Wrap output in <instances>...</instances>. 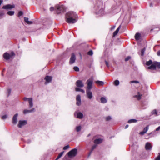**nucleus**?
I'll use <instances>...</instances> for the list:
<instances>
[{
	"instance_id": "473e14b6",
	"label": "nucleus",
	"mask_w": 160,
	"mask_h": 160,
	"mask_svg": "<svg viewBox=\"0 0 160 160\" xmlns=\"http://www.w3.org/2000/svg\"><path fill=\"white\" fill-rule=\"evenodd\" d=\"M77 101H81V96L79 95H78L76 97Z\"/></svg>"
},
{
	"instance_id": "1a4fd4ad",
	"label": "nucleus",
	"mask_w": 160,
	"mask_h": 160,
	"mask_svg": "<svg viewBox=\"0 0 160 160\" xmlns=\"http://www.w3.org/2000/svg\"><path fill=\"white\" fill-rule=\"evenodd\" d=\"M76 84L78 87L79 88L83 87L84 86L82 81L81 80H77L76 82Z\"/></svg>"
},
{
	"instance_id": "4468645a",
	"label": "nucleus",
	"mask_w": 160,
	"mask_h": 160,
	"mask_svg": "<svg viewBox=\"0 0 160 160\" xmlns=\"http://www.w3.org/2000/svg\"><path fill=\"white\" fill-rule=\"evenodd\" d=\"M44 79L46 81L45 84H46L47 83H49L51 81L52 78L51 76H47L45 77Z\"/></svg>"
},
{
	"instance_id": "052dcab7",
	"label": "nucleus",
	"mask_w": 160,
	"mask_h": 160,
	"mask_svg": "<svg viewBox=\"0 0 160 160\" xmlns=\"http://www.w3.org/2000/svg\"><path fill=\"white\" fill-rule=\"evenodd\" d=\"M3 1V0H0V6L1 5Z\"/></svg>"
},
{
	"instance_id": "de8ad7c7",
	"label": "nucleus",
	"mask_w": 160,
	"mask_h": 160,
	"mask_svg": "<svg viewBox=\"0 0 160 160\" xmlns=\"http://www.w3.org/2000/svg\"><path fill=\"white\" fill-rule=\"evenodd\" d=\"M7 92L8 93V96L10 94L11 92V90L10 89H8L7 90Z\"/></svg>"
},
{
	"instance_id": "774afa93",
	"label": "nucleus",
	"mask_w": 160,
	"mask_h": 160,
	"mask_svg": "<svg viewBox=\"0 0 160 160\" xmlns=\"http://www.w3.org/2000/svg\"><path fill=\"white\" fill-rule=\"evenodd\" d=\"M153 30V29H151V31H152Z\"/></svg>"
},
{
	"instance_id": "f03ea898",
	"label": "nucleus",
	"mask_w": 160,
	"mask_h": 160,
	"mask_svg": "<svg viewBox=\"0 0 160 160\" xmlns=\"http://www.w3.org/2000/svg\"><path fill=\"white\" fill-rule=\"evenodd\" d=\"M77 14L74 12L70 11L66 14V21L69 23H74L77 22Z\"/></svg>"
},
{
	"instance_id": "bb28decb",
	"label": "nucleus",
	"mask_w": 160,
	"mask_h": 160,
	"mask_svg": "<svg viewBox=\"0 0 160 160\" xmlns=\"http://www.w3.org/2000/svg\"><path fill=\"white\" fill-rule=\"evenodd\" d=\"M119 84V81L118 80H115L114 82V84L116 86H118Z\"/></svg>"
},
{
	"instance_id": "20e7f679",
	"label": "nucleus",
	"mask_w": 160,
	"mask_h": 160,
	"mask_svg": "<svg viewBox=\"0 0 160 160\" xmlns=\"http://www.w3.org/2000/svg\"><path fill=\"white\" fill-rule=\"evenodd\" d=\"M55 10L58 14L64 12L65 11V9L63 6L57 5L55 6Z\"/></svg>"
},
{
	"instance_id": "f8f14e48",
	"label": "nucleus",
	"mask_w": 160,
	"mask_h": 160,
	"mask_svg": "<svg viewBox=\"0 0 160 160\" xmlns=\"http://www.w3.org/2000/svg\"><path fill=\"white\" fill-rule=\"evenodd\" d=\"M18 114L16 113L13 116L12 118V123L14 124H16L18 122Z\"/></svg>"
},
{
	"instance_id": "6e6552de",
	"label": "nucleus",
	"mask_w": 160,
	"mask_h": 160,
	"mask_svg": "<svg viewBox=\"0 0 160 160\" xmlns=\"http://www.w3.org/2000/svg\"><path fill=\"white\" fill-rule=\"evenodd\" d=\"M27 123V121L26 120H20L19 121L18 126V127L21 128L22 126L25 125Z\"/></svg>"
},
{
	"instance_id": "9d476101",
	"label": "nucleus",
	"mask_w": 160,
	"mask_h": 160,
	"mask_svg": "<svg viewBox=\"0 0 160 160\" xmlns=\"http://www.w3.org/2000/svg\"><path fill=\"white\" fill-rule=\"evenodd\" d=\"M15 6L13 5L8 4L4 6L2 8L5 9H11L14 8Z\"/></svg>"
},
{
	"instance_id": "ddd939ff",
	"label": "nucleus",
	"mask_w": 160,
	"mask_h": 160,
	"mask_svg": "<svg viewBox=\"0 0 160 160\" xmlns=\"http://www.w3.org/2000/svg\"><path fill=\"white\" fill-rule=\"evenodd\" d=\"M77 115V118L79 119H82L83 117V114L81 112H75L74 113V115L75 116L76 115Z\"/></svg>"
},
{
	"instance_id": "13d9d810",
	"label": "nucleus",
	"mask_w": 160,
	"mask_h": 160,
	"mask_svg": "<svg viewBox=\"0 0 160 160\" xmlns=\"http://www.w3.org/2000/svg\"><path fill=\"white\" fill-rule=\"evenodd\" d=\"M103 10L102 9H100L99 11V13H101L102 12H103Z\"/></svg>"
},
{
	"instance_id": "680f3d73",
	"label": "nucleus",
	"mask_w": 160,
	"mask_h": 160,
	"mask_svg": "<svg viewBox=\"0 0 160 160\" xmlns=\"http://www.w3.org/2000/svg\"><path fill=\"white\" fill-rule=\"evenodd\" d=\"M128 127V125H126L125 127V129L127 128Z\"/></svg>"
},
{
	"instance_id": "ea45409f",
	"label": "nucleus",
	"mask_w": 160,
	"mask_h": 160,
	"mask_svg": "<svg viewBox=\"0 0 160 160\" xmlns=\"http://www.w3.org/2000/svg\"><path fill=\"white\" fill-rule=\"evenodd\" d=\"M76 104L78 106H80L81 104V101H77Z\"/></svg>"
},
{
	"instance_id": "2eb2a0df",
	"label": "nucleus",
	"mask_w": 160,
	"mask_h": 160,
	"mask_svg": "<svg viewBox=\"0 0 160 160\" xmlns=\"http://www.w3.org/2000/svg\"><path fill=\"white\" fill-rule=\"evenodd\" d=\"M142 96V94L140 93L139 92H138L137 95H135L133 96L134 98H137L138 100H139L141 98V97Z\"/></svg>"
},
{
	"instance_id": "f257e3e1",
	"label": "nucleus",
	"mask_w": 160,
	"mask_h": 160,
	"mask_svg": "<svg viewBox=\"0 0 160 160\" xmlns=\"http://www.w3.org/2000/svg\"><path fill=\"white\" fill-rule=\"evenodd\" d=\"M93 81V77H92L86 82V83L88 85L86 90V96L87 97L90 99H92L93 97L92 93L91 91V90L92 88Z\"/></svg>"
},
{
	"instance_id": "a18cd8bd",
	"label": "nucleus",
	"mask_w": 160,
	"mask_h": 160,
	"mask_svg": "<svg viewBox=\"0 0 160 160\" xmlns=\"http://www.w3.org/2000/svg\"><path fill=\"white\" fill-rule=\"evenodd\" d=\"M131 83H139V82L137 81H135V80H133V81H132L130 82Z\"/></svg>"
},
{
	"instance_id": "0eeeda50",
	"label": "nucleus",
	"mask_w": 160,
	"mask_h": 160,
	"mask_svg": "<svg viewBox=\"0 0 160 160\" xmlns=\"http://www.w3.org/2000/svg\"><path fill=\"white\" fill-rule=\"evenodd\" d=\"M76 57L74 53H72L70 59L69 63L70 64H72L74 63L76 60Z\"/></svg>"
},
{
	"instance_id": "4d7b16f0",
	"label": "nucleus",
	"mask_w": 160,
	"mask_h": 160,
	"mask_svg": "<svg viewBox=\"0 0 160 160\" xmlns=\"http://www.w3.org/2000/svg\"><path fill=\"white\" fill-rule=\"evenodd\" d=\"M157 54L158 56H160V50L158 52Z\"/></svg>"
},
{
	"instance_id": "423d86ee",
	"label": "nucleus",
	"mask_w": 160,
	"mask_h": 160,
	"mask_svg": "<svg viewBox=\"0 0 160 160\" xmlns=\"http://www.w3.org/2000/svg\"><path fill=\"white\" fill-rule=\"evenodd\" d=\"M15 54L13 52H12L10 54L7 52L5 53L3 55L4 58L7 60H9L10 58L14 57Z\"/></svg>"
},
{
	"instance_id": "7c9ffc66",
	"label": "nucleus",
	"mask_w": 160,
	"mask_h": 160,
	"mask_svg": "<svg viewBox=\"0 0 160 160\" xmlns=\"http://www.w3.org/2000/svg\"><path fill=\"white\" fill-rule=\"evenodd\" d=\"M30 113V110L25 109L23 111V113L24 114H26Z\"/></svg>"
},
{
	"instance_id": "393cba45",
	"label": "nucleus",
	"mask_w": 160,
	"mask_h": 160,
	"mask_svg": "<svg viewBox=\"0 0 160 160\" xmlns=\"http://www.w3.org/2000/svg\"><path fill=\"white\" fill-rule=\"evenodd\" d=\"M100 100L101 102L102 103H105L107 102V100L104 98H101Z\"/></svg>"
},
{
	"instance_id": "72a5a7b5",
	"label": "nucleus",
	"mask_w": 160,
	"mask_h": 160,
	"mask_svg": "<svg viewBox=\"0 0 160 160\" xmlns=\"http://www.w3.org/2000/svg\"><path fill=\"white\" fill-rule=\"evenodd\" d=\"M93 54V51L92 50L89 51L88 52V54L89 55H90V56H92V55Z\"/></svg>"
},
{
	"instance_id": "c9c22d12",
	"label": "nucleus",
	"mask_w": 160,
	"mask_h": 160,
	"mask_svg": "<svg viewBox=\"0 0 160 160\" xmlns=\"http://www.w3.org/2000/svg\"><path fill=\"white\" fill-rule=\"evenodd\" d=\"M131 58V57L130 56H128L125 59V61H128L130 58Z\"/></svg>"
},
{
	"instance_id": "49530a36",
	"label": "nucleus",
	"mask_w": 160,
	"mask_h": 160,
	"mask_svg": "<svg viewBox=\"0 0 160 160\" xmlns=\"http://www.w3.org/2000/svg\"><path fill=\"white\" fill-rule=\"evenodd\" d=\"M4 14V13L3 11H0V16H2Z\"/></svg>"
},
{
	"instance_id": "58836bf2",
	"label": "nucleus",
	"mask_w": 160,
	"mask_h": 160,
	"mask_svg": "<svg viewBox=\"0 0 160 160\" xmlns=\"http://www.w3.org/2000/svg\"><path fill=\"white\" fill-rule=\"evenodd\" d=\"M7 118V116L6 115H4L2 117V119L3 120L6 119Z\"/></svg>"
},
{
	"instance_id": "338daca9",
	"label": "nucleus",
	"mask_w": 160,
	"mask_h": 160,
	"mask_svg": "<svg viewBox=\"0 0 160 160\" xmlns=\"http://www.w3.org/2000/svg\"><path fill=\"white\" fill-rule=\"evenodd\" d=\"M152 133L151 132V133H149V135H150V134H152Z\"/></svg>"
},
{
	"instance_id": "c85d7f7f",
	"label": "nucleus",
	"mask_w": 160,
	"mask_h": 160,
	"mask_svg": "<svg viewBox=\"0 0 160 160\" xmlns=\"http://www.w3.org/2000/svg\"><path fill=\"white\" fill-rule=\"evenodd\" d=\"M64 152V151H62L58 155V159L60 158L63 155V153Z\"/></svg>"
},
{
	"instance_id": "a878e982",
	"label": "nucleus",
	"mask_w": 160,
	"mask_h": 160,
	"mask_svg": "<svg viewBox=\"0 0 160 160\" xmlns=\"http://www.w3.org/2000/svg\"><path fill=\"white\" fill-rule=\"evenodd\" d=\"M14 12L13 11H8V12L7 13L10 16H12L14 15Z\"/></svg>"
},
{
	"instance_id": "e433bc0d",
	"label": "nucleus",
	"mask_w": 160,
	"mask_h": 160,
	"mask_svg": "<svg viewBox=\"0 0 160 160\" xmlns=\"http://www.w3.org/2000/svg\"><path fill=\"white\" fill-rule=\"evenodd\" d=\"M155 160H160V153H159L158 156L156 158Z\"/></svg>"
},
{
	"instance_id": "a19ab883",
	"label": "nucleus",
	"mask_w": 160,
	"mask_h": 160,
	"mask_svg": "<svg viewBox=\"0 0 160 160\" xmlns=\"http://www.w3.org/2000/svg\"><path fill=\"white\" fill-rule=\"evenodd\" d=\"M96 146L97 145H93L92 148V149H91V151L92 152L93 151V150L96 148Z\"/></svg>"
},
{
	"instance_id": "412c9836",
	"label": "nucleus",
	"mask_w": 160,
	"mask_h": 160,
	"mask_svg": "<svg viewBox=\"0 0 160 160\" xmlns=\"http://www.w3.org/2000/svg\"><path fill=\"white\" fill-rule=\"evenodd\" d=\"M141 35L139 33H137L135 36V39L137 40H138L140 39Z\"/></svg>"
},
{
	"instance_id": "79ce46f5",
	"label": "nucleus",
	"mask_w": 160,
	"mask_h": 160,
	"mask_svg": "<svg viewBox=\"0 0 160 160\" xmlns=\"http://www.w3.org/2000/svg\"><path fill=\"white\" fill-rule=\"evenodd\" d=\"M23 15V12L22 11H20L18 12V17L21 16Z\"/></svg>"
},
{
	"instance_id": "8fccbe9b",
	"label": "nucleus",
	"mask_w": 160,
	"mask_h": 160,
	"mask_svg": "<svg viewBox=\"0 0 160 160\" xmlns=\"http://www.w3.org/2000/svg\"><path fill=\"white\" fill-rule=\"evenodd\" d=\"M145 132H144L143 131H142V132H140L139 134L141 135H144L145 133Z\"/></svg>"
},
{
	"instance_id": "69168bd1",
	"label": "nucleus",
	"mask_w": 160,
	"mask_h": 160,
	"mask_svg": "<svg viewBox=\"0 0 160 160\" xmlns=\"http://www.w3.org/2000/svg\"><path fill=\"white\" fill-rule=\"evenodd\" d=\"M90 134H89L88 135V136L89 137V136H90Z\"/></svg>"
},
{
	"instance_id": "39448f33",
	"label": "nucleus",
	"mask_w": 160,
	"mask_h": 160,
	"mask_svg": "<svg viewBox=\"0 0 160 160\" xmlns=\"http://www.w3.org/2000/svg\"><path fill=\"white\" fill-rule=\"evenodd\" d=\"M160 68V63L157 62H155L151 65V66L148 67V69L152 70H155L156 68Z\"/></svg>"
},
{
	"instance_id": "5701e85b",
	"label": "nucleus",
	"mask_w": 160,
	"mask_h": 160,
	"mask_svg": "<svg viewBox=\"0 0 160 160\" xmlns=\"http://www.w3.org/2000/svg\"><path fill=\"white\" fill-rule=\"evenodd\" d=\"M153 62H152V61L151 60H150L149 61H147L146 62V64L147 66H149L150 65H151Z\"/></svg>"
},
{
	"instance_id": "a211bd4d",
	"label": "nucleus",
	"mask_w": 160,
	"mask_h": 160,
	"mask_svg": "<svg viewBox=\"0 0 160 160\" xmlns=\"http://www.w3.org/2000/svg\"><path fill=\"white\" fill-rule=\"evenodd\" d=\"M102 140L101 138L96 139L94 141V143L96 144H99L102 142Z\"/></svg>"
},
{
	"instance_id": "cd10ccee",
	"label": "nucleus",
	"mask_w": 160,
	"mask_h": 160,
	"mask_svg": "<svg viewBox=\"0 0 160 160\" xmlns=\"http://www.w3.org/2000/svg\"><path fill=\"white\" fill-rule=\"evenodd\" d=\"M148 129L149 125H148L144 128L143 131L145 133H146L148 131Z\"/></svg>"
},
{
	"instance_id": "4c0bfd02",
	"label": "nucleus",
	"mask_w": 160,
	"mask_h": 160,
	"mask_svg": "<svg viewBox=\"0 0 160 160\" xmlns=\"http://www.w3.org/2000/svg\"><path fill=\"white\" fill-rule=\"evenodd\" d=\"M69 147V145H67L63 148V149L64 150H66L68 149Z\"/></svg>"
},
{
	"instance_id": "c756f323",
	"label": "nucleus",
	"mask_w": 160,
	"mask_h": 160,
	"mask_svg": "<svg viewBox=\"0 0 160 160\" xmlns=\"http://www.w3.org/2000/svg\"><path fill=\"white\" fill-rule=\"evenodd\" d=\"M81 126H77L76 127V130L77 132H78L81 130Z\"/></svg>"
},
{
	"instance_id": "864d4df0",
	"label": "nucleus",
	"mask_w": 160,
	"mask_h": 160,
	"mask_svg": "<svg viewBox=\"0 0 160 160\" xmlns=\"http://www.w3.org/2000/svg\"><path fill=\"white\" fill-rule=\"evenodd\" d=\"M105 64H106V65H107V66L108 67H109V65L108 63V62H107L106 61H105Z\"/></svg>"
},
{
	"instance_id": "6e6d98bb",
	"label": "nucleus",
	"mask_w": 160,
	"mask_h": 160,
	"mask_svg": "<svg viewBox=\"0 0 160 160\" xmlns=\"http://www.w3.org/2000/svg\"><path fill=\"white\" fill-rule=\"evenodd\" d=\"M115 28V26H113L112 27H111V30H112L114 29Z\"/></svg>"
},
{
	"instance_id": "4be33fe9",
	"label": "nucleus",
	"mask_w": 160,
	"mask_h": 160,
	"mask_svg": "<svg viewBox=\"0 0 160 160\" xmlns=\"http://www.w3.org/2000/svg\"><path fill=\"white\" fill-rule=\"evenodd\" d=\"M137 122V120L135 119H131L129 120L128 121V122L129 123H135V122Z\"/></svg>"
},
{
	"instance_id": "bf43d9fd",
	"label": "nucleus",
	"mask_w": 160,
	"mask_h": 160,
	"mask_svg": "<svg viewBox=\"0 0 160 160\" xmlns=\"http://www.w3.org/2000/svg\"><path fill=\"white\" fill-rule=\"evenodd\" d=\"M92 152L91 151H90V152H89V153L88 154V157H89L90 156V155H91Z\"/></svg>"
},
{
	"instance_id": "b1692460",
	"label": "nucleus",
	"mask_w": 160,
	"mask_h": 160,
	"mask_svg": "<svg viewBox=\"0 0 160 160\" xmlns=\"http://www.w3.org/2000/svg\"><path fill=\"white\" fill-rule=\"evenodd\" d=\"M75 90L76 91H81L83 93L85 92V91L83 89L78 88H75Z\"/></svg>"
},
{
	"instance_id": "0e129e2a",
	"label": "nucleus",
	"mask_w": 160,
	"mask_h": 160,
	"mask_svg": "<svg viewBox=\"0 0 160 160\" xmlns=\"http://www.w3.org/2000/svg\"><path fill=\"white\" fill-rule=\"evenodd\" d=\"M58 157L55 160H58Z\"/></svg>"
},
{
	"instance_id": "dca6fc26",
	"label": "nucleus",
	"mask_w": 160,
	"mask_h": 160,
	"mask_svg": "<svg viewBox=\"0 0 160 160\" xmlns=\"http://www.w3.org/2000/svg\"><path fill=\"white\" fill-rule=\"evenodd\" d=\"M32 98H29V107L30 108H32L33 106V103L32 102Z\"/></svg>"
},
{
	"instance_id": "c03bdc74",
	"label": "nucleus",
	"mask_w": 160,
	"mask_h": 160,
	"mask_svg": "<svg viewBox=\"0 0 160 160\" xmlns=\"http://www.w3.org/2000/svg\"><path fill=\"white\" fill-rule=\"evenodd\" d=\"M111 119V117L108 116L106 118V121H109Z\"/></svg>"
},
{
	"instance_id": "09e8293b",
	"label": "nucleus",
	"mask_w": 160,
	"mask_h": 160,
	"mask_svg": "<svg viewBox=\"0 0 160 160\" xmlns=\"http://www.w3.org/2000/svg\"><path fill=\"white\" fill-rule=\"evenodd\" d=\"M54 10V8L53 7H51L50 8V11H52Z\"/></svg>"
},
{
	"instance_id": "6ab92c4d",
	"label": "nucleus",
	"mask_w": 160,
	"mask_h": 160,
	"mask_svg": "<svg viewBox=\"0 0 160 160\" xmlns=\"http://www.w3.org/2000/svg\"><path fill=\"white\" fill-rule=\"evenodd\" d=\"M95 82L99 86H102L104 84V82L103 81H96Z\"/></svg>"
},
{
	"instance_id": "37998d69",
	"label": "nucleus",
	"mask_w": 160,
	"mask_h": 160,
	"mask_svg": "<svg viewBox=\"0 0 160 160\" xmlns=\"http://www.w3.org/2000/svg\"><path fill=\"white\" fill-rule=\"evenodd\" d=\"M152 114H155L156 115H157V113L156 110H153L152 112Z\"/></svg>"
},
{
	"instance_id": "9b49d317",
	"label": "nucleus",
	"mask_w": 160,
	"mask_h": 160,
	"mask_svg": "<svg viewBox=\"0 0 160 160\" xmlns=\"http://www.w3.org/2000/svg\"><path fill=\"white\" fill-rule=\"evenodd\" d=\"M152 146L150 143L147 142L145 144V148L147 151H149L151 150Z\"/></svg>"
},
{
	"instance_id": "3c124183",
	"label": "nucleus",
	"mask_w": 160,
	"mask_h": 160,
	"mask_svg": "<svg viewBox=\"0 0 160 160\" xmlns=\"http://www.w3.org/2000/svg\"><path fill=\"white\" fill-rule=\"evenodd\" d=\"M23 99L24 100V101H27V100H28V101H29V98H23Z\"/></svg>"
},
{
	"instance_id": "aec40b11",
	"label": "nucleus",
	"mask_w": 160,
	"mask_h": 160,
	"mask_svg": "<svg viewBox=\"0 0 160 160\" xmlns=\"http://www.w3.org/2000/svg\"><path fill=\"white\" fill-rule=\"evenodd\" d=\"M25 22H26L28 24H31L32 23V21H28V18L26 17L24 18Z\"/></svg>"
},
{
	"instance_id": "603ef678",
	"label": "nucleus",
	"mask_w": 160,
	"mask_h": 160,
	"mask_svg": "<svg viewBox=\"0 0 160 160\" xmlns=\"http://www.w3.org/2000/svg\"><path fill=\"white\" fill-rule=\"evenodd\" d=\"M35 109L34 108H33L31 110H30V113L34 112L35 111Z\"/></svg>"
},
{
	"instance_id": "e2e57ef3",
	"label": "nucleus",
	"mask_w": 160,
	"mask_h": 160,
	"mask_svg": "<svg viewBox=\"0 0 160 160\" xmlns=\"http://www.w3.org/2000/svg\"><path fill=\"white\" fill-rule=\"evenodd\" d=\"M150 7L152 6V3H150Z\"/></svg>"
},
{
	"instance_id": "f3484780",
	"label": "nucleus",
	"mask_w": 160,
	"mask_h": 160,
	"mask_svg": "<svg viewBox=\"0 0 160 160\" xmlns=\"http://www.w3.org/2000/svg\"><path fill=\"white\" fill-rule=\"evenodd\" d=\"M121 28V25H120L117 30L113 32V37H115L118 33L120 28Z\"/></svg>"
},
{
	"instance_id": "2f4dec72",
	"label": "nucleus",
	"mask_w": 160,
	"mask_h": 160,
	"mask_svg": "<svg viewBox=\"0 0 160 160\" xmlns=\"http://www.w3.org/2000/svg\"><path fill=\"white\" fill-rule=\"evenodd\" d=\"M145 50H146L145 48H143V49H142L141 50V55L142 56H143L144 55Z\"/></svg>"
},
{
	"instance_id": "7ed1b4c3",
	"label": "nucleus",
	"mask_w": 160,
	"mask_h": 160,
	"mask_svg": "<svg viewBox=\"0 0 160 160\" xmlns=\"http://www.w3.org/2000/svg\"><path fill=\"white\" fill-rule=\"evenodd\" d=\"M77 152L78 151L77 149L74 148L72 149L67 153V155H66L64 157V158L66 159L67 156L70 158L74 157L77 155Z\"/></svg>"
},
{
	"instance_id": "5fc2aeb1",
	"label": "nucleus",
	"mask_w": 160,
	"mask_h": 160,
	"mask_svg": "<svg viewBox=\"0 0 160 160\" xmlns=\"http://www.w3.org/2000/svg\"><path fill=\"white\" fill-rule=\"evenodd\" d=\"M160 130V126L158 127L155 130L156 131H158Z\"/></svg>"
},
{
	"instance_id": "f704fd0d",
	"label": "nucleus",
	"mask_w": 160,
	"mask_h": 160,
	"mask_svg": "<svg viewBox=\"0 0 160 160\" xmlns=\"http://www.w3.org/2000/svg\"><path fill=\"white\" fill-rule=\"evenodd\" d=\"M74 70L76 71H79V68L77 66H75L73 68Z\"/></svg>"
}]
</instances>
